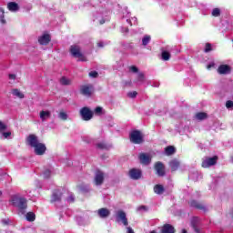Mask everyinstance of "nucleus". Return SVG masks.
<instances>
[{
	"label": "nucleus",
	"instance_id": "f257e3e1",
	"mask_svg": "<svg viewBox=\"0 0 233 233\" xmlns=\"http://www.w3.org/2000/svg\"><path fill=\"white\" fill-rule=\"evenodd\" d=\"M26 145L34 148L35 156H45L46 152V145L39 141V137L35 134H30L25 139Z\"/></svg>",
	"mask_w": 233,
	"mask_h": 233
},
{
	"label": "nucleus",
	"instance_id": "f03ea898",
	"mask_svg": "<svg viewBox=\"0 0 233 233\" xmlns=\"http://www.w3.org/2000/svg\"><path fill=\"white\" fill-rule=\"evenodd\" d=\"M12 203L15 207H17L20 214H26V208H28V201L25 198L14 197Z\"/></svg>",
	"mask_w": 233,
	"mask_h": 233
},
{
	"label": "nucleus",
	"instance_id": "7ed1b4c3",
	"mask_svg": "<svg viewBox=\"0 0 233 233\" xmlns=\"http://www.w3.org/2000/svg\"><path fill=\"white\" fill-rule=\"evenodd\" d=\"M69 52L73 56V57H76L78 61L86 62V56H85V55L81 53V47L79 46H71Z\"/></svg>",
	"mask_w": 233,
	"mask_h": 233
},
{
	"label": "nucleus",
	"instance_id": "20e7f679",
	"mask_svg": "<svg viewBox=\"0 0 233 233\" xmlns=\"http://www.w3.org/2000/svg\"><path fill=\"white\" fill-rule=\"evenodd\" d=\"M130 142L134 145H141V143L145 142V139L143 138V134L141 131L136 129L132 131L129 135Z\"/></svg>",
	"mask_w": 233,
	"mask_h": 233
},
{
	"label": "nucleus",
	"instance_id": "39448f33",
	"mask_svg": "<svg viewBox=\"0 0 233 233\" xmlns=\"http://www.w3.org/2000/svg\"><path fill=\"white\" fill-rule=\"evenodd\" d=\"M218 159L219 157L213 156V157H206L201 163L202 168H210V167H214V165H218Z\"/></svg>",
	"mask_w": 233,
	"mask_h": 233
},
{
	"label": "nucleus",
	"instance_id": "423d86ee",
	"mask_svg": "<svg viewBox=\"0 0 233 233\" xmlns=\"http://www.w3.org/2000/svg\"><path fill=\"white\" fill-rule=\"evenodd\" d=\"M80 94L85 96V97H92V94H94V85L86 84L80 86Z\"/></svg>",
	"mask_w": 233,
	"mask_h": 233
},
{
	"label": "nucleus",
	"instance_id": "0eeeda50",
	"mask_svg": "<svg viewBox=\"0 0 233 233\" xmlns=\"http://www.w3.org/2000/svg\"><path fill=\"white\" fill-rule=\"evenodd\" d=\"M80 116L84 121H90L94 117V112L87 106H84L80 109Z\"/></svg>",
	"mask_w": 233,
	"mask_h": 233
},
{
	"label": "nucleus",
	"instance_id": "6e6552de",
	"mask_svg": "<svg viewBox=\"0 0 233 233\" xmlns=\"http://www.w3.org/2000/svg\"><path fill=\"white\" fill-rule=\"evenodd\" d=\"M94 183L96 187H101L105 183V173L101 170H96L95 173Z\"/></svg>",
	"mask_w": 233,
	"mask_h": 233
},
{
	"label": "nucleus",
	"instance_id": "1a4fd4ad",
	"mask_svg": "<svg viewBox=\"0 0 233 233\" xmlns=\"http://www.w3.org/2000/svg\"><path fill=\"white\" fill-rule=\"evenodd\" d=\"M128 175L131 179L137 181V179H141V176H143V172L141 171V169L133 167L129 170Z\"/></svg>",
	"mask_w": 233,
	"mask_h": 233
},
{
	"label": "nucleus",
	"instance_id": "9d476101",
	"mask_svg": "<svg viewBox=\"0 0 233 233\" xmlns=\"http://www.w3.org/2000/svg\"><path fill=\"white\" fill-rule=\"evenodd\" d=\"M189 207H191V208H197V210H203V212H207V207H205V205H203L202 203H199L198 200H190L188 202Z\"/></svg>",
	"mask_w": 233,
	"mask_h": 233
},
{
	"label": "nucleus",
	"instance_id": "9b49d317",
	"mask_svg": "<svg viewBox=\"0 0 233 233\" xmlns=\"http://www.w3.org/2000/svg\"><path fill=\"white\" fill-rule=\"evenodd\" d=\"M116 221H122L125 227H128V218H127V213H125L123 210L117 211Z\"/></svg>",
	"mask_w": 233,
	"mask_h": 233
},
{
	"label": "nucleus",
	"instance_id": "f8f14e48",
	"mask_svg": "<svg viewBox=\"0 0 233 233\" xmlns=\"http://www.w3.org/2000/svg\"><path fill=\"white\" fill-rule=\"evenodd\" d=\"M217 72L220 76H227L228 74H230V72H232V67H230V66L228 65H220L217 69Z\"/></svg>",
	"mask_w": 233,
	"mask_h": 233
},
{
	"label": "nucleus",
	"instance_id": "ddd939ff",
	"mask_svg": "<svg viewBox=\"0 0 233 233\" xmlns=\"http://www.w3.org/2000/svg\"><path fill=\"white\" fill-rule=\"evenodd\" d=\"M155 170L157 172V175L159 177H163V176H165L166 172H165V165H163L162 162H157L155 164Z\"/></svg>",
	"mask_w": 233,
	"mask_h": 233
},
{
	"label": "nucleus",
	"instance_id": "4468645a",
	"mask_svg": "<svg viewBox=\"0 0 233 233\" xmlns=\"http://www.w3.org/2000/svg\"><path fill=\"white\" fill-rule=\"evenodd\" d=\"M50 41H52V36H50L49 34H44L38 37L39 45H42L44 46H46V45H48Z\"/></svg>",
	"mask_w": 233,
	"mask_h": 233
},
{
	"label": "nucleus",
	"instance_id": "2eb2a0df",
	"mask_svg": "<svg viewBox=\"0 0 233 233\" xmlns=\"http://www.w3.org/2000/svg\"><path fill=\"white\" fill-rule=\"evenodd\" d=\"M138 157L141 165H148L152 162V158L147 153H140Z\"/></svg>",
	"mask_w": 233,
	"mask_h": 233
},
{
	"label": "nucleus",
	"instance_id": "dca6fc26",
	"mask_svg": "<svg viewBox=\"0 0 233 233\" xmlns=\"http://www.w3.org/2000/svg\"><path fill=\"white\" fill-rule=\"evenodd\" d=\"M97 216L101 218V219H106V218L110 216V210L106 208H101L97 210Z\"/></svg>",
	"mask_w": 233,
	"mask_h": 233
},
{
	"label": "nucleus",
	"instance_id": "f3484780",
	"mask_svg": "<svg viewBox=\"0 0 233 233\" xmlns=\"http://www.w3.org/2000/svg\"><path fill=\"white\" fill-rule=\"evenodd\" d=\"M62 197H63V193H61L58 190L55 191L51 197V203H56L57 201H61Z\"/></svg>",
	"mask_w": 233,
	"mask_h": 233
},
{
	"label": "nucleus",
	"instance_id": "a211bd4d",
	"mask_svg": "<svg viewBox=\"0 0 233 233\" xmlns=\"http://www.w3.org/2000/svg\"><path fill=\"white\" fill-rule=\"evenodd\" d=\"M198 225H199V218L194 217L191 219V227L195 230L196 233H200L199 229L198 228Z\"/></svg>",
	"mask_w": 233,
	"mask_h": 233
},
{
	"label": "nucleus",
	"instance_id": "6ab92c4d",
	"mask_svg": "<svg viewBox=\"0 0 233 233\" xmlns=\"http://www.w3.org/2000/svg\"><path fill=\"white\" fill-rule=\"evenodd\" d=\"M52 116V113L49 110H42L40 111V119L42 121H46V119H50V117Z\"/></svg>",
	"mask_w": 233,
	"mask_h": 233
},
{
	"label": "nucleus",
	"instance_id": "aec40b11",
	"mask_svg": "<svg viewBox=\"0 0 233 233\" xmlns=\"http://www.w3.org/2000/svg\"><path fill=\"white\" fill-rule=\"evenodd\" d=\"M179 160L177 159H173L169 162V167L171 168L172 172H176V170H177V168H179Z\"/></svg>",
	"mask_w": 233,
	"mask_h": 233
},
{
	"label": "nucleus",
	"instance_id": "412c9836",
	"mask_svg": "<svg viewBox=\"0 0 233 233\" xmlns=\"http://www.w3.org/2000/svg\"><path fill=\"white\" fill-rule=\"evenodd\" d=\"M153 190H154L155 194L161 196V194H163L165 192V187H163V185H161V184H157L154 186Z\"/></svg>",
	"mask_w": 233,
	"mask_h": 233
},
{
	"label": "nucleus",
	"instance_id": "4be33fe9",
	"mask_svg": "<svg viewBox=\"0 0 233 233\" xmlns=\"http://www.w3.org/2000/svg\"><path fill=\"white\" fill-rule=\"evenodd\" d=\"M7 8L10 12H17V10H19V5L15 2H9Z\"/></svg>",
	"mask_w": 233,
	"mask_h": 233
},
{
	"label": "nucleus",
	"instance_id": "5701e85b",
	"mask_svg": "<svg viewBox=\"0 0 233 233\" xmlns=\"http://www.w3.org/2000/svg\"><path fill=\"white\" fill-rule=\"evenodd\" d=\"M166 156H174L176 154V147L174 146H167L165 147Z\"/></svg>",
	"mask_w": 233,
	"mask_h": 233
},
{
	"label": "nucleus",
	"instance_id": "b1692460",
	"mask_svg": "<svg viewBox=\"0 0 233 233\" xmlns=\"http://www.w3.org/2000/svg\"><path fill=\"white\" fill-rule=\"evenodd\" d=\"M13 96H15V97H18L19 99H25V94L21 93V90L19 89H13L12 90Z\"/></svg>",
	"mask_w": 233,
	"mask_h": 233
},
{
	"label": "nucleus",
	"instance_id": "393cba45",
	"mask_svg": "<svg viewBox=\"0 0 233 233\" xmlns=\"http://www.w3.org/2000/svg\"><path fill=\"white\" fill-rule=\"evenodd\" d=\"M77 188L79 189L80 192H84V193L90 192V188L86 184H79L77 185Z\"/></svg>",
	"mask_w": 233,
	"mask_h": 233
},
{
	"label": "nucleus",
	"instance_id": "a878e982",
	"mask_svg": "<svg viewBox=\"0 0 233 233\" xmlns=\"http://www.w3.org/2000/svg\"><path fill=\"white\" fill-rule=\"evenodd\" d=\"M60 84L64 86H68L69 85H72V80L66 78V76H62L60 78Z\"/></svg>",
	"mask_w": 233,
	"mask_h": 233
},
{
	"label": "nucleus",
	"instance_id": "bb28decb",
	"mask_svg": "<svg viewBox=\"0 0 233 233\" xmlns=\"http://www.w3.org/2000/svg\"><path fill=\"white\" fill-rule=\"evenodd\" d=\"M196 117L198 119V121H203L208 117V115L205 112H198L196 114Z\"/></svg>",
	"mask_w": 233,
	"mask_h": 233
},
{
	"label": "nucleus",
	"instance_id": "cd10ccee",
	"mask_svg": "<svg viewBox=\"0 0 233 233\" xmlns=\"http://www.w3.org/2000/svg\"><path fill=\"white\" fill-rule=\"evenodd\" d=\"M162 61H169L171 55L168 51H162L161 53Z\"/></svg>",
	"mask_w": 233,
	"mask_h": 233
},
{
	"label": "nucleus",
	"instance_id": "c85d7f7f",
	"mask_svg": "<svg viewBox=\"0 0 233 233\" xmlns=\"http://www.w3.org/2000/svg\"><path fill=\"white\" fill-rule=\"evenodd\" d=\"M25 218L27 221H35V214L34 212H27Z\"/></svg>",
	"mask_w": 233,
	"mask_h": 233
},
{
	"label": "nucleus",
	"instance_id": "c756f323",
	"mask_svg": "<svg viewBox=\"0 0 233 233\" xmlns=\"http://www.w3.org/2000/svg\"><path fill=\"white\" fill-rule=\"evenodd\" d=\"M58 117L62 121H66V119H68V115L64 110H61L58 114Z\"/></svg>",
	"mask_w": 233,
	"mask_h": 233
},
{
	"label": "nucleus",
	"instance_id": "7c9ffc66",
	"mask_svg": "<svg viewBox=\"0 0 233 233\" xmlns=\"http://www.w3.org/2000/svg\"><path fill=\"white\" fill-rule=\"evenodd\" d=\"M96 147L100 150H108V145H106V143H105V142H101V143L96 144Z\"/></svg>",
	"mask_w": 233,
	"mask_h": 233
},
{
	"label": "nucleus",
	"instance_id": "2f4dec72",
	"mask_svg": "<svg viewBox=\"0 0 233 233\" xmlns=\"http://www.w3.org/2000/svg\"><path fill=\"white\" fill-rule=\"evenodd\" d=\"M150 35H147L142 38V45L143 46H147V45H148V43H150Z\"/></svg>",
	"mask_w": 233,
	"mask_h": 233
},
{
	"label": "nucleus",
	"instance_id": "473e14b6",
	"mask_svg": "<svg viewBox=\"0 0 233 233\" xmlns=\"http://www.w3.org/2000/svg\"><path fill=\"white\" fill-rule=\"evenodd\" d=\"M211 15H213V17H219V15H221V9L219 8H214Z\"/></svg>",
	"mask_w": 233,
	"mask_h": 233
},
{
	"label": "nucleus",
	"instance_id": "72a5a7b5",
	"mask_svg": "<svg viewBox=\"0 0 233 233\" xmlns=\"http://www.w3.org/2000/svg\"><path fill=\"white\" fill-rule=\"evenodd\" d=\"M205 54H208V52H212V44L207 43L204 49Z\"/></svg>",
	"mask_w": 233,
	"mask_h": 233
},
{
	"label": "nucleus",
	"instance_id": "f704fd0d",
	"mask_svg": "<svg viewBox=\"0 0 233 233\" xmlns=\"http://www.w3.org/2000/svg\"><path fill=\"white\" fill-rule=\"evenodd\" d=\"M0 12H2V15L0 16V22L2 25H6V20L5 19V9L0 8Z\"/></svg>",
	"mask_w": 233,
	"mask_h": 233
},
{
	"label": "nucleus",
	"instance_id": "c9c22d12",
	"mask_svg": "<svg viewBox=\"0 0 233 233\" xmlns=\"http://www.w3.org/2000/svg\"><path fill=\"white\" fill-rule=\"evenodd\" d=\"M137 81H139L140 83H143L145 81V74L144 73H138L137 76Z\"/></svg>",
	"mask_w": 233,
	"mask_h": 233
},
{
	"label": "nucleus",
	"instance_id": "e433bc0d",
	"mask_svg": "<svg viewBox=\"0 0 233 233\" xmlns=\"http://www.w3.org/2000/svg\"><path fill=\"white\" fill-rule=\"evenodd\" d=\"M51 175H52V171H50V169H46L43 173L45 179H48Z\"/></svg>",
	"mask_w": 233,
	"mask_h": 233
},
{
	"label": "nucleus",
	"instance_id": "4c0bfd02",
	"mask_svg": "<svg viewBox=\"0 0 233 233\" xmlns=\"http://www.w3.org/2000/svg\"><path fill=\"white\" fill-rule=\"evenodd\" d=\"M95 114H96V116H101V114H103V107H101V106H96V108H95Z\"/></svg>",
	"mask_w": 233,
	"mask_h": 233
},
{
	"label": "nucleus",
	"instance_id": "58836bf2",
	"mask_svg": "<svg viewBox=\"0 0 233 233\" xmlns=\"http://www.w3.org/2000/svg\"><path fill=\"white\" fill-rule=\"evenodd\" d=\"M129 71H131L133 74H137L139 72V68L136 66H129Z\"/></svg>",
	"mask_w": 233,
	"mask_h": 233
},
{
	"label": "nucleus",
	"instance_id": "ea45409f",
	"mask_svg": "<svg viewBox=\"0 0 233 233\" xmlns=\"http://www.w3.org/2000/svg\"><path fill=\"white\" fill-rule=\"evenodd\" d=\"M127 96H128L131 99H134V98L137 97V93L136 91L129 92V93H127Z\"/></svg>",
	"mask_w": 233,
	"mask_h": 233
},
{
	"label": "nucleus",
	"instance_id": "a19ab883",
	"mask_svg": "<svg viewBox=\"0 0 233 233\" xmlns=\"http://www.w3.org/2000/svg\"><path fill=\"white\" fill-rule=\"evenodd\" d=\"M97 76H99L97 71H91V72H89V77L96 78V77H97Z\"/></svg>",
	"mask_w": 233,
	"mask_h": 233
},
{
	"label": "nucleus",
	"instance_id": "79ce46f5",
	"mask_svg": "<svg viewBox=\"0 0 233 233\" xmlns=\"http://www.w3.org/2000/svg\"><path fill=\"white\" fill-rule=\"evenodd\" d=\"M67 201H68V203H74V201H76V197L74 196V194H71V195L67 198Z\"/></svg>",
	"mask_w": 233,
	"mask_h": 233
},
{
	"label": "nucleus",
	"instance_id": "37998d69",
	"mask_svg": "<svg viewBox=\"0 0 233 233\" xmlns=\"http://www.w3.org/2000/svg\"><path fill=\"white\" fill-rule=\"evenodd\" d=\"M226 107H227V108H233V101L228 100V101L226 102Z\"/></svg>",
	"mask_w": 233,
	"mask_h": 233
},
{
	"label": "nucleus",
	"instance_id": "c03bdc74",
	"mask_svg": "<svg viewBox=\"0 0 233 233\" xmlns=\"http://www.w3.org/2000/svg\"><path fill=\"white\" fill-rule=\"evenodd\" d=\"M6 130V125L0 121V132Z\"/></svg>",
	"mask_w": 233,
	"mask_h": 233
},
{
	"label": "nucleus",
	"instance_id": "a18cd8bd",
	"mask_svg": "<svg viewBox=\"0 0 233 233\" xmlns=\"http://www.w3.org/2000/svg\"><path fill=\"white\" fill-rule=\"evenodd\" d=\"M3 136H4L5 139H7V137H10V136H12V132H10V131L4 132Z\"/></svg>",
	"mask_w": 233,
	"mask_h": 233
},
{
	"label": "nucleus",
	"instance_id": "49530a36",
	"mask_svg": "<svg viewBox=\"0 0 233 233\" xmlns=\"http://www.w3.org/2000/svg\"><path fill=\"white\" fill-rule=\"evenodd\" d=\"M137 210H145V211H147V210H148V208H147V206H139L137 208Z\"/></svg>",
	"mask_w": 233,
	"mask_h": 233
},
{
	"label": "nucleus",
	"instance_id": "de8ad7c7",
	"mask_svg": "<svg viewBox=\"0 0 233 233\" xmlns=\"http://www.w3.org/2000/svg\"><path fill=\"white\" fill-rule=\"evenodd\" d=\"M96 46H98V48H103V46H105V45L103 44V42H98L96 44Z\"/></svg>",
	"mask_w": 233,
	"mask_h": 233
},
{
	"label": "nucleus",
	"instance_id": "09e8293b",
	"mask_svg": "<svg viewBox=\"0 0 233 233\" xmlns=\"http://www.w3.org/2000/svg\"><path fill=\"white\" fill-rule=\"evenodd\" d=\"M127 233H135L134 229H132V228H130V227H127Z\"/></svg>",
	"mask_w": 233,
	"mask_h": 233
},
{
	"label": "nucleus",
	"instance_id": "8fccbe9b",
	"mask_svg": "<svg viewBox=\"0 0 233 233\" xmlns=\"http://www.w3.org/2000/svg\"><path fill=\"white\" fill-rule=\"evenodd\" d=\"M9 79H15V74H10L9 75Z\"/></svg>",
	"mask_w": 233,
	"mask_h": 233
},
{
	"label": "nucleus",
	"instance_id": "3c124183",
	"mask_svg": "<svg viewBox=\"0 0 233 233\" xmlns=\"http://www.w3.org/2000/svg\"><path fill=\"white\" fill-rule=\"evenodd\" d=\"M213 66H214V64H209V65H208L207 68H208V70H210V68H212Z\"/></svg>",
	"mask_w": 233,
	"mask_h": 233
},
{
	"label": "nucleus",
	"instance_id": "603ef678",
	"mask_svg": "<svg viewBox=\"0 0 233 233\" xmlns=\"http://www.w3.org/2000/svg\"><path fill=\"white\" fill-rule=\"evenodd\" d=\"M100 25H105V19L100 20Z\"/></svg>",
	"mask_w": 233,
	"mask_h": 233
},
{
	"label": "nucleus",
	"instance_id": "864d4df0",
	"mask_svg": "<svg viewBox=\"0 0 233 233\" xmlns=\"http://www.w3.org/2000/svg\"><path fill=\"white\" fill-rule=\"evenodd\" d=\"M3 223H5V225H8V222L6 220H4Z\"/></svg>",
	"mask_w": 233,
	"mask_h": 233
},
{
	"label": "nucleus",
	"instance_id": "5fc2aeb1",
	"mask_svg": "<svg viewBox=\"0 0 233 233\" xmlns=\"http://www.w3.org/2000/svg\"><path fill=\"white\" fill-rule=\"evenodd\" d=\"M182 233H187V229H182Z\"/></svg>",
	"mask_w": 233,
	"mask_h": 233
},
{
	"label": "nucleus",
	"instance_id": "6e6d98bb",
	"mask_svg": "<svg viewBox=\"0 0 233 233\" xmlns=\"http://www.w3.org/2000/svg\"><path fill=\"white\" fill-rule=\"evenodd\" d=\"M231 159H232V162H233V157H231Z\"/></svg>",
	"mask_w": 233,
	"mask_h": 233
}]
</instances>
